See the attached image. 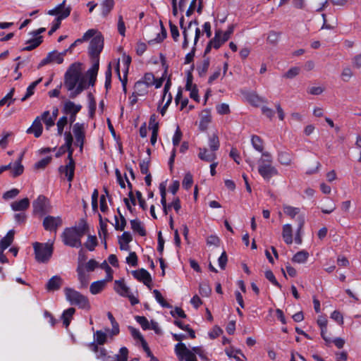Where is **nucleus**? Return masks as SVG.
Returning a JSON list of instances; mask_svg holds the SVG:
<instances>
[{
    "mask_svg": "<svg viewBox=\"0 0 361 361\" xmlns=\"http://www.w3.org/2000/svg\"><path fill=\"white\" fill-rule=\"evenodd\" d=\"M88 226L85 219H80L78 225L66 228L62 233L61 238L66 245L72 247H80L82 245L81 238L87 233Z\"/></svg>",
    "mask_w": 361,
    "mask_h": 361,
    "instance_id": "obj_1",
    "label": "nucleus"
},
{
    "mask_svg": "<svg viewBox=\"0 0 361 361\" xmlns=\"http://www.w3.org/2000/svg\"><path fill=\"white\" fill-rule=\"evenodd\" d=\"M82 64L80 62L72 63L64 75V85L68 91L73 90L80 82H86L82 75Z\"/></svg>",
    "mask_w": 361,
    "mask_h": 361,
    "instance_id": "obj_2",
    "label": "nucleus"
},
{
    "mask_svg": "<svg viewBox=\"0 0 361 361\" xmlns=\"http://www.w3.org/2000/svg\"><path fill=\"white\" fill-rule=\"evenodd\" d=\"M65 146L68 152V162L65 166H61L59 169L61 174H64L69 182H71L74 177L75 161L73 159V149L72 148L73 136L70 132H66L65 134Z\"/></svg>",
    "mask_w": 361,
    "mask_h": 361,
    "instance_id": "obj_3",
    "label": "nucleus"
},
{
    "mask_svg": "<svg viewBox=\"0 0 361 361\" xmlns=\"http://www.w3.org/2000/svg\"><path fill=\"white\" fill-rule=\"evenodd\" d=\"M65 294L66 299L72 305H78L80 308L89 310L90 305L87 298L82 295L78 291H76L72 288H65Z\"/></svg>",
    "mask_w": 361,
    "mask_h": 361,
    "instance_id": "obj_4",
    "label": "nucleus"
},
{
    "mask_svg": "<svg viewBox=\"0 0 361 361\" xmlns=\"http://www.w3.org/2000/svg\"><path fill=\"white\" fill-rule=\"evenodd\" d=\"M35 258L39 262H47L53 252L51 243H35L33 244Z\"/></svg>",
    "mask_w": 361,
    "mask_h": 361,
    "instance_id": "obj_5",
    "label": "nucleus"
},
{
    "mask_svg": "<svg viewBox=\"0 0 361 361\" xmlns=\"http://www.w3.org/2000/svg\"><path fill=\"white\" fill-rule=\"evenodd\" d=\"M104 47V38L102 35L94 36L90 41L89 55L92 61L99 59V54Z\"/></svg>",
    "mask_w": 361,
    "mask_h": 361,
    "instance_id": "obj_6",
    "label": "nucleus"
},
{
    "mask_svg": "<svg viewBox=\"0 0 361 361\" xmlns=\"http://www.w3.org/2000/svg\"><path fill=\"white\" fill-rule=\"evenodd\" d=\"M96 357L102 361H128V350L126 347H122L119 350V354L114 357L108 355L106 350L102 348L100 353L96 355Z\"/></svg>",
    "mask_w": 361,
    "mask_h": 361,
    "instance_id": "obj_7",
    "label": "nucleus"
},
{
    "mask_svg": "<svg viewBox=\"0 0 361 361\" xmlns=\"http://www.w3.org/2000/svg\"><path fill=\"white\" fill-rule=\"evenodd\" d=\"M175 352L180 361H197L194 353L190 351L183 343H178L175 345Z\"/></svg>",
    "mask_w": 361,
    "mask_h": 361,
    "instance_id": "obj_8",
    "label": "nucleus"
},
{
    "mask_svg": "<svg viewBox=\"0 0 361 361\" xmlns=\"http://www.w3.org/2000/svg\"><path fill=\"white\" fill-rule=\"evenodd\" d=\"M258 172L264 179L267 180L279 173L278 170L274 166L271 164H265L262 159L259 161Z\"/></svg>",
    "mask_w": 361,
    "mask_h": 361,
    "instance_id": "obj_9",
    "label": "nucleus"
},
{
    "mask_svg": "<svg viewBox=\"0 0 361 361\" xmlns=\"http://www.w3.org/2000/svg\"><path fill=\"white\" fill-rule=\"evenodd\" d=\"M33 213L39 216H43L48 212L49 200L44 195H39L32 202Z\"/></svg>",
    "mask_w": 361,
    "mask_h": 361,
    "instance_id": "obj_10",
    "label": "nucleus"
},
{
    "mask_svg": "<svg viewBox=\"0 0 361 361\" xmlns=\"http://www.w3.org/2000/svg\"><path fill=\"white\" fill-rule=\"evenodd\" d=\"M73 133L75 137L76 144L82 149L85 139V127L83 123H76L73 125Z\"/></svg>",
    "mask_w": 361,
    "mask_h": 361,
    "instance_id": "obj_11",
    "label": "nucleus"
},
{
    "mask_svg": "<svg viewBox=\"0 0 361 361\" xmlns=\"http://www.w3.org/2000/svg\"><path fill=\"white\" fill-rule=\"evenodd\" d=\"M61 225L62 219L60 216H47L43 220V226L46 231L56 232Z\"/></svg>",
    "mask_w": 361,
    "mask_h": 361,
    "instance_id": "obj_12",
    "label": "nucleus"
},
{
    "mask_svg": "<svg viewBox=\"0 0 361 361\" xmlns=\"http://www.w3.org/2000/svg\"><path fill=\"white\" fill-rule=\"evenodd\" d=\"M63 62V59L61 57L59 52L54 50L52 51L47 55V56L43 59L40 63L38 64L37 68H40L44 66H46L51 63H56L57 64H61Z\"/></svg>",
    "mask_w": 361,
    "mask_h": 361,
    "instance_id": "obj_13",
    "label": "nucleus"
},
{
    "mask_svg": "<svg viewBox=\"0 0 361 361\" xmlns=\"http://www.w3.org/2000/svg\"><path fill=\"white\" fill-rule=\"evenodd\" d=\"M133 276L139 281L142 282L145 285L150 288L152 277L149 273L145 269H140L132 271Z\"/></svg>",
    "mask_w": 361,
    "mask_h": 361,
    "instance_id": "obj_14",
    "label": "nucleus"
},
{
    "mask_svg": "<svg viewBox=\"0 0 361 361\" xmlns=\"http://www.w3.org/2000/svg\"><path fill=\"white\" fill-rule=\"evenodd\" d=\"M43 131V126L40 117L37 116L32 122V126L27 129L26 133L27 134L33 133L35 137H39L42 135Z\"/></svg>",
    "mask_w": 361,
    "mask_h": 361,
    "instance_id": "obj_15",
    "label": "nucleus"
},
{
    "mask_svg": "<svg viewBox=\"0 0 361 361\" xmlns=\"http://www.w3.org/2000/svg\"><path fill=\"white\" fill-rule=\"evenodd\" d=\"M92 66L87 71L86 75L89 78V85L93 86L95 83L99 67V59L92 61Z\"/></svg>",
    "mask_w": 361,
    "mask_h": 361,
    "instance_id": "obj_16",
    "label": "nucleus"
},
{
    "mask_svg": "<svg viewBox=\"0 0 361 361\" xmlns=\"http://www.w3.org/2000/svg\"><path fill=\"white\" fill-rule=\"evenodd\" d=\"M66 0H63L62 3L57 5L54 8L48 11L47 14L50 16H57V17L61 16L64 12L68 11V16L71 14V7L70 6H66Z\"/></svg>",
    "mask_w": 361,
    "mask_h": 361,
    "instance_id": "obj_17",
    "label": "nucleus"
},
{
    "mask_svg": "<svg viewBox=\"0 0 361 361\" xmlns=\"http://www.w3.org/2000/svg\"><path fill=\"white\" fill-rule=\"evenodd\" d=\"M198 157L202 161L213 162L216 159V154L215 152L204 147L199 149Z\"/></svg>",
    "mask_w": 361,
    "mask_h": 361,
    "instance_id": "obj_18",
    "label": "nucleus"
},
{
    "mask_svg": "<svg viewBox=\"0 0 361 361\" xmlns=\"http://www.w3.org/2000/svg\"><path fill=\"white\" fill-rule=\"evenodd\" d=\"M30 206V200L27 197L19 201L13 202L11 204V209L15 212L25 211Z\"/></svg>",
    "mask_w": 361,
    "mask_h": 361,
    "instance_id": "obj_19",
    "label": "nucleus"
},
{
    "mask_svg": "<svg viewBox=\"0 0 361 361\" xmlns=\"http://www.w3.org/2000/svg\"><path fill=\"white\" fill-rule=\"evenodd\" d=\"M80 104H75L71 101H66L63 106V112L66 114H77L81 109Z\"/></svg>",
    "mask_w": 361,
    "mask_h": 361,
    "instance_id": "obj_20",
    "label": "nucleus"
},
{
    "mask_svg": "<svg viewBox=\"0 0 361 361\" xmlns=\"http://www.w3.org/2000/svg\"><path fill=\"white\" fill-rule=\"evenodd\" d=\"M62 286V279L59 276H54L51 278L47 283V289L49 291L59 290Z\"/></svg>",
    "mask_w": 361,
    "mask_h": 361,
    "instance_id": "obj_21",
    "label": "nucleus"
},
{
    "mask_svg": "<svg viewBox=\"0 0 361 361\" xmlns=\"http://www.w3.org/2000/svg\"><path fill=\"white\" fill-rule=\"evenodd\" d=\"M15 231L10 230L5 237H4L0 241V249H7L13 243L14 240Z\"/></svg>",
    "mask_w": 361,
    "mask_h": 361,
    "instance_id": "obj_22",
    "label": "nucleus"
},
{
    "mask_svg": "<svg viewBox=\"0 0 361 361\" xmlns=\"http://www.w3.org/2000/svg\"><path fill=\"white\" fill-rule=\"evenodd\" d=\"M76 271L80 288H87L89 283V276L85 273L84 267L82 266H78Z\"/></svg>",
    "mask_w": 361,
    "mask_h": 361,
    "instance_id": "obj_23",
    "label": "nucleus"
},
{
    "mask_svg": "<svg viewBox=\"0 0 361 361\" xmlns=\"http://www.w3.org/2000/svg\"><path fill=\"white\" fill-rule=\"evenodd\" d=\"M115 291L123 297L128 295L130 293V288L124 283L123 281L118 280L115 281Z\"/></svg>",
    "mask_w": 361,
    "mask_h": 361,
    "instance_id": "obj_24",
    "label": "nucleus"
},
{
    "mask_svg": "<svg viewBox=\"0 0 361 361\" xmlns=\"http://www.w3.org/2000/svg\"><path fill=\"white\" fill-rule=\"evenodd\" d=\"M106 283L105 281L100 280L93 282L90 286V291L93 295L100 293L106 287Z\"/></svg>",
    "mask_w": 361,
    "mask_h": 361,
    "instance_id": "obj_25",
    "label": "nucleus"
},
{
    "mask_svg": "<svg viewBox=\"0 0 361 361\" xmlns=\"http://www.w3.org/2000/svg\"><path fill=\"white\" fill-rule=\"evenodd\" d=\"M282 236L286 244L290 245L293 243V230L290 224H285L283 226Z\"/></svg>",
    "mask_w": 361,
    "mask_h": 361,
    "instance_id": "obj_26",
    "label": "nucleus"
},
{
    "mask_svg": "<svg viewBox=\"0 0 361 361\" xmlns=\"http://www.w3.org/2000/svg\"><path fill=\"white\" fill-rule=\"evenodd\" d=\"M42 42V37H33V38L27 40L26 44L27 46L23 48V51H31L37 47Z\"/></svg>",
    "mask_w": 361,
    "mask_h": 361,
    "instance_id": "obj_27",
    "label": "nucleus"
},
{
    "mask_svg": "<svg viewBox=\"0 0 361 361\" xmlns=\"http://www.w3.org/2000/svg\"><path fill=\"white\" fill-rule=\"evenodd\" d=\"M279 162L285 166H289L292 163V155L288 152H279L278 153Z\"/></svg>",
    "mask_w": 361,
    "mask_h": 361,
    "instance_id": "obj_28",
    "label": "nucleus"
},
{
    "mask_svg": "<svg viewBox=\"0 0 361 361\" xmlns=\"http://www.w3.org/2000/svg\"><path fill=\"white\" fill-rule=\"evenodd\" d=\"M39 117L41 121H43L44 123L47 130L54 126L55 120L51 116L49 111H44Z\"/></svg>",
    "mask_w": 361,
    "mask_h": 361,
    "instance_id": "obj_29",
    "label": "nucleus"
},
{
    "mask_svg": "<svg viewBox=\"0 0 361 361\" xmlns=\"http://www.w3.org/2000/svg\"><path fill=\"white\" fill-rule=\"evenodd\" d=\"M23 154H21L17 161L14 164L13 166L10 169L11 170V174L13 177H17L23 173L24 167L21 164V160Z\"/></svg>",
    "mask_w": 361,
    "mask_h": 361,
    "instance_id": "obj_30",
    "label": "nucleus"
},
{
    "mask_svg": "<svg viewBox=\"0 0 361 361\" xmlns=\"http://www.w3.org/2000/svg\"><path fill=\"white\" fill-rule=\"evenodd\" d=\"M209 63H210L209 59L208 57H205V56H204L203 61L197 67V71L200 77L205 76V75L208 71V68L209 67Z\"/></svg>",
    "mask_w": 361,
    "mask_h": 361,
    "instance_id": "obj_31",
    "label": "nucleus"
},
{
    "mask_svg": "<svg viewBox=\"0 0 361 361\" xmlns=\"http://www.w3.org/2000/svg\"><path fill=\"white\" fill-rule=\"evenodd\" d=\"M221 30H216L214 37L209 41L210 45H212L216 49H218L224 43L221 38Z\"/></svg>",
    "mask_w": 361,
    "mask_h": 361,
    "instance_id": "obj_32",
    "label": "nucleus"
},
{
    "mask_svg": "<svg viewBox=\"0 0 361 361\" xmlns=\"http://www.w3.org/2000/svg\"><path fill=\"white\" fill-rule=\"evenodd\" d=\"M75 312V308L70 307V308L67 309L66 310H65L63 312V313L62 314L61 319H63V325L66 328L69 326V324L71 323V320Z\"/></svg>",
    "mask_w": 361,
    "mask_h": 361,
    "instance_id": "obj_33",
    "label": "nucleus"
},
{
    "mask_svg": "<svg viewBox=\"0 0 361 361\" xmlns=\"http://www.w3.org/2000/svg\"><path fill=\"white\" fill-rule=\"evenodd\" d=\"M130 225L133 231L138 233L140 235L145 236L146 235V231L138 219L131 220Z\"/></svg>",
    "mask_w": 361,
    "mask_h": 361,
    "instance_id": "obj_34",
    "label": "nucleus"
},
{
    "mask_svg": "<svg viewBox=\"0 0 361 361\" xmlns=\"http://www.w3.org/2000/svg\"><path fill=\"white\" fill-rule=\"evenodd\" d=\"M309 257V253L305 250H302L298 252L293 257V262L296 263H305Z\"/></svg>",
    "mask_w": 361,
    "mask_h": 361,
    "instance_id": "obj_35",
    "label": "nucleus"
},
{
    "mask_svg": "<svg viewBox=\"0 0 361 361\" xmlns=\"http://www.w3.org/2000/svg\"><path fill=\"white\" fill-rule=\"evenodd\" d=\"M68 11H66L61 16L56 17L54 25L48 32L49 35H51L60 27L61 20L68 17Z\"/></svg>",
    "mask_w": 361,
    "mask_h": 361,
    "instance_id": "obj_36",
    "label": "nucleus"
},
{
    "mask_svg": "<svg viewBox=\"0 0 361 361\" xmlns=\"http://www.w3.org/2000/svg\"><path fill=\"white\" fill-rule=\"evenodd\" d=\"M114 6V0H104L102 3V15L106 16Z\"/></svg>",
    "mask_w": 361,
    "mask_h": 361,
    "instance_id": "obj_37",
    "label": "nucleus"
},
{
    "mask_svg": "<svg viewBox=\"0 0 361 361\" xmlns=\"http://www.w3.org/2000/svg\"><path fill=\"white\" fill-rule=\"evenodd\" d=\"M209 149L216 152L219 148L220 143L218 136L216 134H213L209 137Z\"/></svg>",
    "mask_w": 361,
    "mask_h": 361,
    "instance_id": "obj_38",
    "label": "nucleus"
},
{
    "mask_svg": "<svg viewBox=\"0 0 361 361\" xmlns=\"http://www.w3.org/2000/svg\"><path fill=\"white\" fill-rule=\"evenodd\" d=\"M42 80V78H40L36 81L32 82L28 87L27 88V92L25 95L21 99L22 102L25 101L27 98L31 97L34 94V90L36 87V86Z\"/></svg>",
    "mask_w": 361,
    "mask_h": 361,
    "instance_id": "obj_39",
    "label": "nucleus"
},
{
    "mask_svg": "<svg viewBox=\"0 0 361 361\" xmlns=\"http://www.w3.org/2000/svg\"><path fill=\"white\" fill-rule=\"evenodd\" d=\"M253 147L258 152H262L264 149L263 141L257 135H252L251 139Z\"/></svg>",
    "mask_w": 361,
    "mask_h": 361,
    "instance_id": "obj_40",
    "label": "nucleus"
},
{
    "mask_svg": "<svg viewBox=\"0 0 361 361\" xmlns=\"http://www.w3.org/2000/svg\"><path fill=\"white\" fill-rule=\"evenodd\" d=\"M248 102L253 106H258L260 104L264 102L263 98L260 97L255 93H250L247 96Z\"/></svg>",
    "mask_w": 361,
    "mask_h": 361,
    "instance_id": "obj_41",
    "label": "nucleus"
},
{
    "mask_svg": "<svg viewBox=\"0 0 361 361\" xmlns=\"http://www.w3.org/2000/svg\"><path fill=\"white\" fill-rule=\"evenodd\" d=\"M134 90V92L138 95H144L147 92L146 85L140 80L135 82Z\"/></svg>",
    "mask_w": 361,
    "mask_h": 361,
    "instance_id": "obj_42",
    "label": "nucleus"
},
{
    "mask_svg": "<svg viewBox=\"0 0 361 361\" xmlns=\"http://www.w3.org/2000/svg\"><path fill=\"white\" fill-rule=\"evenodd\" d=\"M86 82H81L78 85H76L75 88L73 90H71L70 94V97L72 99L75 98L78 94H80L84 90L87 88Z\"/></svg>",
    "mask_w": 361,
    "mask_h": 361,
    "instance_id": "obj_43",
    "label": "nucleus"
},
{
    "mask_svg": "<svg viewBox=\"0 0 361 361\" xmlns=\"http://www.w3.org/2000/svg\"><path fill=\"white\" fill-rule=\"evenodd\" d=\"M298 220L299 221V225L295 237V241L296 243L300 244L302 243L301 231L305 223V219L303 216H298Z\"/></svg>",
    "mask_w": 361,
    "mask_h": 361,
    "instance_id": "obj_44",
    "label": "nucleus"
},
{
    "mask_svg": "<svg viewBox=\"0 0 361 361\" xmlns=\"http://www.w3.org/2000/svg\"><path fill=\"white\" fill-rule=\"evenodd\" d=\"M95 342L99 345H104L106 341V334L102 331H97L94 335Z\"/></svg>",
    "mask_w": 361,
    "mask_h": 361,
    "instance_id": "obj_45",
    "label": "nucleus"
},
{
    "mask_svg": "<svg viewBox=\"0 0 361 361\" xmlns=\"http://www.w3.org/2000/svg\"><path fill=\"white\" fill-rule=\"evenodd\" d=\"M117 211H118V213L119 214V216H120L121 224H118V218L116 216H115V221H116V223H115V229L117 230V231H123L125 227H126V220L124 218V216L121 214V213L120 212V209H118Z\"/></svg>",
    "mask_w": 361,
    "mask_h": 361,
    "instance_id": "obj_46",
    "label": "nucleus"
},
{
    "mask_svg": "<svg viewBox=\"0 0 361 361\" xmlns=\"http://www.w3.org/2000/svg\"><path fill=\"white\" fill-rule=\"evenodd\" d=\"M283 212L291 218H294L300 212L299 208L293 207L289 205H283Z\"/></svg>",
    "mask_w": 361,
    "mask_h": 361,
    "instance_id": "obj_47",
    "label": "nucleus"
},
{
    "mask_svg": "<svg viewBox=\"0 0 361 361\" xmlns=\"http://www.w3.org/2000/svg\"><path fill=\"white\" fill-rule=\"evenodd\" d=\"M153 293L154 295V297L157 300V301L164 307L170 308L171 307V305H170L163 298L161 293L159 292V290L155 289L153 290Z\"/></svg>",
    "mask_w": 361,
    "mask_h": 361,
    "instance_id": "obj_48",
    "label": "nucleus"
},
{
    "mask_svg": "<svg viewBox=\"0 0 361 361\" xmlns=\"http://www.w3.org/2000/svg\"><path fill=\"white\" fill-rule=\"evenodd\" d=\"M97 245V240L96 236L89 235L87 241L85 243V246L90 251H93Z\"/></svg>",
    "mask_w": 361,
    "mask_h": 361,
    "instance_id": "obj_49",
    "label": "nucleus"
},
{
    "mask_svg": "<svg viewBox=\"0 0 361 361\" xmlns=\"http://www.w3.org/2000/svg\"><path fill=\"white\" fill-rule=\"evenodd\" d=\"M68 123V118L66 116L61 117L56 123L58 135H61L63 132V128Z\"/></svg>",
    "mask_w": 361,
    "mask_h": 361,
    "instance_id": "obj_50",
    "label": "nucleus"
},
{
    "mask_svg": "<svg viewBox=\"0 0 361 361\" xmlns=\"http://www.w3.org/2000/svg\"><path fill=\"white\" fill-rule=\"evenodd\" d=\"M136 322L141 326L143 330H147L150 329L149 322L145 317L143 316H136L135 317Z\"/></svg>",
    "mask_w": 361,
    "mask_h": 361,
    "instance_id": "obj_51",
    "label": "nucleus"
},
{
    "mask_svg": "<svg viewBox=\"0 0 361 361\" xmlns=\"http://www.w3.org/2000/svg\"><path fill=\"white\" fill-rule=\"evenodd\" d=\"M99 225H100V231H99V234L100 238H102V235H104V238L105 239L107 235V224L106 222L108 219H105V221H103L102 217L100 214H99Z\"/></svg>",
    "mask_w": 361,
    "mask_h": 361,
    "instance_id": "obj_52",
    "label": "nucleus"
},
{
    "mask_svg": "<svg viewBox=\"0 0 361 361\" xmlns=\"http://www.w3.org/2000/svg\"><path fill=\"white\" fill-rule=\"evenodd\" d=\"M211 121V116L210 115L206 112L205 115H202L201 117V120L200 121V128L202 130H204L207 128L208 124Z\"/></svg>",
    "mask_w": 361,
    "mask_h": 361,
    "instance_id": "obj_53",
    "label": "nucleus"
},
{
    "mask_svg": "<svg viewBox=\"0 0 361 361\" xmlns=\"http://www.w3.org/2000/svg\"><path fill=\"white\" fill-rule=\"evenodd\" d=\"M199 292L202 296L208 297L212 292V289L207 283H202L200 284Z\"/></svg>",
    "mask_w": 361,
    "mask_h": 361,
    "instance_id": "obj_54",
    "label": "nucleus"
},
{
    "mask_svg": "<svg viewBox=\"0 0 361 361\" xmlns=\"http://www.w3.org/2000/svg\"><path fill=\"white\" fill-rule=\"evenodd\" d=\"M149 128L152 131L159 130V122L157 121V116L155 114L151 115L149 121Z\"/></svg>",
    "mask_w": 361,
    "mask_h": 361,
    "instance_id": "obj_55",
    "label": "nucleus"
},
{
    "mask_svg": "<svg viewBox=\"0 0 361 361\" xmlns=\"http://www.w3.org/2000/svg\"><path fill=\"white\" fill-rule=\"evenodd\" d=\"M265 277L269 280L273 285L281 288V285L276 279L273 272L271 270H267L265 271Z\"/></svg>",
    "mask_w": 361,
    "mask_h": 361,
    "instance_id": "obj_56",
    "label": "nucleus"
},
{
    "mask_svg": "<svg viewBox=\"0 0 361 361\" xmlns=\"http://www.w3.org/2000/svg\"><path fill=\"white\" fill-rule=\"evenodd\" d=\"M51 158L50 157H47L39 160L35 164V168L37 169H44L51 161Z\"/></svg>",
    "mask_w": 361,
    "mask_h": 361,
    "instance_id": "obj_57",
    "label": "nucleus"
},
{
    "mask_svg": "<svg viewBox=\"0 0 361 361\" xmlns=\"http://www.w3.org/2000/svg\"><path fill=\"white\" fill-rule=\"evenodd\" d=\"M99 266V263L95 259H90L89 260L85 265H84V270H86L87 271H93L97 267Z\"/></svg>",
    "mask_w": 361,
    "mask_h": 361,
    "instance_id": "obj_58",
    "label": "nucleus"
},
{
    "mask_svg": "<svg viewBox=\"0 0 361 361\" xmlns=\"http://www.w3.org/2000/svg\"><path fill=\"white\" fill-rule=\"evenodd\" d=\"M192 183H193L192 176L191 175V173H186L183 180V183H182L183 187L188 190L192 186Z\"/></svg>",
    "mask_w": 361,
    "mask_h": 361,
    "instance_id": "obj_59",
    "label": "nucleus"
},
{
    "mask_svg": "<svg viewBox=\"0 0 361 361\" xmlns=\"http://www.w3.org/2000/svg\"><path fill=\"white\" fill-rule=\"evenodd\" d=\"M353 75L352 70L348 68H344L341 73V78L343 81L348 82Z\"/></svg>",
    "mask_w": 361,
    "mask_h": 361,
    "instance_id": "obj_60",
    "label": "nucleus"
},
{
    "mask_svg": "<svg viewBox=\"0 0 361 361\" xmlns=\"http://www.w3.org/2000/svg\"><path fill=\"white\" fill-rule=\"evenodd\" d=\"M142 82H145L147 87L152 86L153 85V83H154V75L151 73H147L144 75L143 80Z\"/></svg>",
    "mask_w": 361,
    "mask_h": 361,
    "instance_id": "obj_61",
    "label": "nucleus"
},
{
    "mask_svg": "<svg viewBox=\"0 0 361 361\" xmlns=\"http://www.w3.org/2000/svg\"><path fill=\"white\" fill-rule=\"evenodd\" d=\"M20 191L17 188L11 189L4 193L3 198L6 200L14 198L19 194Z\"/></svg>",
    "mask_w": 361,
    "mask_h": 361,
    "instance_id": "obj_62",
    "label": "nucleus"
},
{
    "mask_svg": "<svg viewBox=\"0 0 361 361\" xmlns=\"http://www.w3.org/2000/svg\"><path fill=\"white\" fill-rule=\"evenodd\" d=\"M126 262L133 267L137 265V257L135 252H132L129 254L128 257L126 258Z\"/></svg>",
    "mask_w": 361,
    "mask_h": 361,
    "instance_id": "obj_63",
    "label": "nucleus"
},
{
    "mask_svg": "<svg viewBox=\"0 0 361 361\" xmlns=\"http://www.w3.org/2000/svg\"><path fill=\"white\" fill-rule=\"evenodd\" d=\"M216 111L221 115L228 114L230 113L229 106L225 103L221 104L216 106Z\"/></svg>",
    "mask_w": 361,
    "mask_h": 361,
    "instance_id": "obj_64",
    "label": "nucleus"
}]
</instances>
